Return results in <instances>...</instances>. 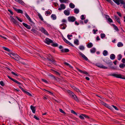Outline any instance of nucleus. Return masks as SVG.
I'll return each instance as SVG.
<instances>
[{
    "instance_id": "obj_1",
    "label": "nucleus",
    "mask_w": 125,
    "mask_h": 125,
    "mask_svg": "<svg viewBox=\"0 0 125 125\" xmlns=\"http://www.w3.org/2000/svg\"><path fill=\"white\" fill-rule=\"evenodd\" d=\"M49 57L47 58L49 63H52L54 64H56L55 61L53 59V58L52 56L49 54L48 56Z\"/></svg>"
},
{
    "instance_id": "obj_2",
    "label": "nucleus",
    "mask_w": 125,
    "mask_h": 125,
    "mask_svg": "<svg viewBox=\"0 0 125 125\" xmlns=\"http://www.w3.org/2000/svg\"><path fill=\"white\" fill-rule=\"evenodd\" d=\"M111 75L117 78L125 79V77L120 74H117L114 73Z\"/></svg>"
},
{
    "instance_id": "obj_3",
    "label": "nucleus",
    "mask_w": 125,
    "mask_h": 125,
    "mask_svg": "<svg viewBox=\"0 0 125 125\" xmlns=\"http://www.w3.org/2000/svg\"><path fill=\"white\" fill-rule=\"evenodd\" d=\"M100 101V102H99L101 103L102 105H104L106 107L109 108L110 110H112V108L110 106H109L106 103H104L102 101H101L100 99H99Z\"/></svg>"
},
{
    "instance_id": "obj_4",
    "label": "nucleus",
    "mask_w": 125,
    "mask_h": 125,
    "mask_svg": "<svg viewBox=\"0 0 125 125\" xmlns=\"http://www.w3.org/2000/svg\"><path fill=\"white\" fill-rule=\"evenodd\" d=\"M7 77H8L10 79H11V80L13 81L15 83H17L19 85H21V83H20L18 81H17L16 80L11 77L10 76H9L8 75Z\"/></svg>"
},
{
    "instance_id": "obj_5",
    "label": "nucleus",
    "mask_w": 125,
    "mask_h": 125,
    "mask_svg": "<svg viewBox=\"0 0 125 125\" xmlns=\"http://www.w3.org/2000/svg\"><path fill=\"white\" fill-rule=\"evenodd\" d=\"M96 65L101 68H102L104 69H107V67H105L102 64H96Z\"/></svg>"
},
{
    "instance_id": "obj_6",
    "label": "nucleus",
    "mask_w": 125,
    "mask_h": 125,
    "mask_svg": "<svg viewBox=\"0 0 125 125\" xmlns=\"http://www.w3.org/2000/svg\"><path fill=\"white\" fill-rule=\"evenodd\" d=\"M68 20L69 21L73 22L75 20V18L73 17H68Z\"/></svg>"
},
{
    "instance_id": "obj_7",
    "label": "nucleus",
    "mask_w": 125,
    "mask_h": 125,
    "mask_svg": "<svg viewBox=\"0 0 125 125\" xmlns=\"http://www.w3.org/2000/svg\"><path fill=\"white\" fill-rule=\"evenodd\" d=\"M79 55L81 56L84 60L86 61L88 60V59L87 58L84 54L81 52H79Z\"/></svg>"
},
{
    "instance_id": "obj_8",
    "label": "nucleus",
    "mask_w": 125,
    "mask_h": 125,
    "mask_svg": "<svg viewBox=\"0 0 125 125\" xmlns=\"http://www.w3.org/2000/svg\"><path fill=\"white\" fill-rule=\"evenodd\" d=\"M76 69L80 72L81 73H83L85 74L86 75H88L89 76V74L87 72H86L85 71H82L80 70V69H79L78 68H76Z\"/></svg>"
},
{
    "instance_id": "obj_9",
    "label": "nucleus",
    "mask_w": 125,
    "mask_h": 125,
    "mask_svg": "<svg viewBox=\"0 0 125 125\" xmlns=\"http://www.w3.org/2000/svg\"><path fill=\"white\" fill-rule=\"evenodd\" d=\"M72 98L74 99V100L77 101H79V99L77 97L75 94H73V95L71 96Z\"/></svg>"
},
{
    "instance_id": "obj_10",
    "label": "nucleus",
    "mask_w": 125,
    "mask_h": 125,
    "mask_svg": "<svg viewBox=\"0 0 125 125\" xmlns=\"http://www.w3.org/2000/svg\"><path fill=\"white\" fill-rule=\"evenodd\" d=\"M40 30L43 33L46 35H47V32L43 28H41Z\"/></svg>"
},
{
    "instance_id": "obj_11",
    "label": "nucleus",
    "mask_w": 125,
    "mask_h": 125,
    "mask_svg": "<svg viewBox=\"0 0 125 125\" xmlns=\"http://www.w3.org/2000/svg\"><path fill=\"white\" fill-rule=\"evenodd\" d=\"M22 24L25 27L28 29H30L31 28V27L30 25L24 22H23Z\"/></svg>"
},
{
    "instance_id": "obj_12",
    "label": "nucleus",
    "mask_w": 125,
    "mask_h": 125,
    "mask_svg": "<svg viewBox=\"0 0 125 125\" xmlns=\"http://www.w3.org/2000/svg\"><path fill=\"white\" fill-rule=\"evenodd\" d=\"M13 8L14 10L17 11V13L21 14H22L23 13V11L21 10L18 9L16 8Z\"/></svg>"
},
{
    "instance_id": "obj_13",
    "label": "nucleus",
    "mask_w": 125,
    "mask_h": 125,
    "mask_svg": "<svg viewBox=\"0 0 125 125\" xmlns=\"http://www.w3.org/2000/svg\"><path fill=\"white\" fill-rule=\"evenodd\" d=\"M25 16L29 20V21L33 23V22L31 21V19L26 12H25Z\"/></svg>"
},
{
    "instance_id": "obj_14",
    "label": "nucleus",
    "mask_w": 125,
    "mask_h": 125,
    "mask_svg": "<svg viewBox=\"0 0 125 125\" xmlns=\"http://www.w3.org/2000/svg\"><path fill=\"white\" fill-rule=\"evenodd\" d=\"M10 17L11 18L10 21L11 22H13L14 24H16L17 23V22L14 19V18H13L11 16H10Z\"/></svg>"
},
{
    "instance_id": "obj_15",
    "label": "nucleus",
    "mask_w": 125,
    "mask_h": 125,
    "mask_svg": "<svg viewBox=\"0 0 125 125\" xmlns=\"http://www.w3.org/2000/svg\"><path fill=\"white\" fill-rule=\"evenodd\" d=\"M13 58L17 61L20 60L21 59V58L19 56L17 55H15Z\"/></svg>"
},
{
    "instance_id": "obj_16",
    "label": "nucleus",
    "mask_w": 125,
    "mask_h": 125,
    "mask_svg": "<svg viewBox=\"0 0 125 125\" xmlns=\"http://www.w3.org/2000/svg\"><path fill=\"white\" fill-rule=\"evenodd\" d=\"M65 5L63 4H61V7L58 9V10H60L64 9H65Z\"/></svg>"
},
{
    "instance_id": "obj_17",
    "label": "nucleus",
    "mask_w": 125,
    "mask_h": 125,
    "mask_svg": "<svg viewBox=\"0 0 125 125\" xmlns=\"http://www.w3.org/2000/svg\"><path fill=\"white\" fill-rule=\"evenodd\" d=\"M30 108L32 112L33 113H35L36 111V109H35V107L33 106L32 105H31L30 106Z\"/></svg>"
},
{
    "instance_id": "obj_18",
    "label": "nucleus",
    "mask_w": 125,
    "mask_h": 125,
    "mask_svg": "<svg viewBox=\"0 0 125 125\" xmlns=\"http://www.w3.org/2000/svg\"><path fill=\"white\" fill-rule=\"evenodd\" d=\"M63 40L65 42L67 43L69 45H70L71 46H73V45L70 42H69V41H68L67 40H66L65 38H63Z\"/></svg>"
},
{
    "instance_id": "obj_19",
    "label": "nucleus",
    "mask_w": 125,
    "mask_h": 125,
    "mask_svg": "<svg viewBox=\"0 0 125 125\" xmlns=\"http://www.w3.org/2000/svg\"><path fill=\"white\" fill-rule=\"evenodd\" d=\"M63 40L65 42L67 43L69 45H70L71 46H73V45L70 42H69V41H68L67 40H66L65 38H63Z\"/></svg>"
},
{
    "instance_id": "obj_20",
    "label": "nucleus",
    "mask_w": 125,
    "mask_h": 125,
    "mask_svg": "<svg viewBox=\"0 0 125 125\" xmlns=\"http://www.w3.org/2000/svg\"><path fill=\"white\" fill-rule=\"evenodd\" d=\"M71 87L72 88L74 89L77 92H80V90L78 89L76 87H75L73 86H71Z\"/></svg>"
},
{
    "instance_id": "obj_21",
    "label": "nucleus",
    "mask_w": 125,
    "mask_h": 125,
    "mask_svg": "<svg viewBox=\"0 0 125 125\" xmlns=\"http://www.w3.org/2000/svg\"><path fill=\"white\" fill-rule=\"evenodd\" d=\"M22 5H24V2L22 0H15Z\"/></svg>"
},
{
    "instance_id": "obj_22",
    "label": "nucleus",
    "mask_w": 125,
    "mask_h": 125,
    "mask_svg": "<svg viewBox=\"0 0 125 125\" xmlns=\"http://www.w3.org/2000/svg\"><path fill=\"white\" fill-rule=\"evenodd\" d=\"M64 12L66 15H69L70 14V11L69 10H65Z\"/></svg>"
},
{
    "instance_id": "obj_23",
    "label": "nucleus",
    "mask_w": 125,
    "mask_h": 125,
    "mask_svg": "<svg viewBox=\"0 0 125 125\" xmlns=\"http://www.w3.org/2000/svg\"><path fill=\"white\" fill-rule=\"evenodd\" d=\"M110 58L112 60H114L115 58V56L114 54H112L110 55Z\"/></svg>"
},
{
    "instance_id": "obj_24",
    "label": "nucleus",
    "mask_w": 125,
    "mask_h": 125,
    "mask_svg": "<svg viewBox=\"0 0 125 125\" xmlns=\"http://www.w3.org/2000/svg\"><path fill=\"white\" fill-rule=\"evenodd\" d=\"M53 41L52 40L47 38V44H49L50 43H53Z\"/></svg>"
},
{
    "instance_id": "obj_25",
    "label": "nucleus",
    "mask_w": 125,
    "mask_h": 125,
    "mask_svg": "<svg viewBox=\"0 0 125 125\" xmlns=\"http://www.w3.org/2000/svg\"><path fill=\"white\" fill-rule=\"evenodd\" d=\"M49 76H50L52 77H53V78L55 80H56L57 81H60V79L58 78H56L55 77H54L52 75H49Z\"/></svg>"
},
{
    "instance_id": "obj_26",
    "label": "nucleus",
    "mask_w": 125,
    "mask_h": 125,
    "mask_svg": "<svg viewBox=\"0 0 125 125\" xmlns=\"http://www.w3.org/2000/svg\"><path fill=\"white\" fill-rule=\"evenodd\" d=\"M113 94L111 92H110L108 94V96L109 98L112 97V96Z\"/></svg>"
},
{
    "instance_id": "obj_27",
    "label": "nucleus",
    "mask_w": 125,
    "mask_h": 125,
    "mask_svg": "<svg viewBox=\"0 0 125 125\" xmlns=\"http://www.w3.org/2000/svg\"><path fill=\"white\" fill-rule=\"evenodd\" d=\"M69 6L71 8H73L75 7V5L72 3H71L69 4Z\"/></svg>"
},
{
    "instance_id": "obj_28",
    "label": "nucleus",
    "mask_w": 125,
    "mask_h": 125,
    "mask_svg": "<svg viewBox=\"0 0 125 125\" xmlns=\"http://www.w3.org/2000/svg\"><path fill=\"white\" fill-rule=\"evenodd\" d=\"M61 26H63L62 28H61V29H65L66 27V25L64 23L61 24Z\"/></svg>"
},
{
    "instance_id": "obj_29",
    "label": "nucleus",
    "mask_w": 125,
    "mask_h": 125,
    "mask_svg": "<svg viewBox=\"0 0 125 125\" xmlns=\"http://www.w3.org/2000/svg\"><path fill=\"white\" fill-rule=\"evenodd\" d=\"M109 17L108 15H106V18H108V21L110 22H113L112 20L110 18H109Z\"/></svg>"
},
{
    "instance_id": "obj_30",
    "label": "nucleus",
    "mask_w": 125,
    "mask_h": 125,
    "mask_svg": "<svg viewBox=\"0 0 125 125\" xmlns=\"http://www.w3.org/2000/svg\"><path fill=\"white\" fill-rule=\"evenodd\" d=\"M59 0L62 3H67L69 1L68 0Z\"/></svg>"
},
{
    "instance_id": "obj_31",
    "label": "nucleus",
    "mask_w": 125,
    "mask_h": 125,
    "mask_svg": "<svg viewBox=\"0 0 125 125\" xmlns=\"http://www.w3.org/2000/svg\"><path fill=\"white\" fill-rule=\"evenodd\" d=\"M113 0L117 5H118L120 4L119 0Z\"/></svg>"
},
{
    "instance_id": "obj_32",
    "label": "nucleus",
    "mask_w": 125,
    "mask_h": 125,
    "mask_svg": "<svg viewBox=\"0 0 125 125\" xmlns=\"http://www.w3.org/2000/svg\"><path fill=\"white\" fill-rule=\"evenodd\" d=\"M93 46V44L91 43H89L87 45V46L88 48H90L91 47Z\"/></svg>"
},
{
    "instance_id": "obj_33",
    "label": "nucleus",
    "mask_w": 125,
    "mask_h": 125,
    "mask_svg": "<svg viewBox=\"0 0 125 125\" xmlns=\"http://www.w3.org/2000/svg\"><path fill=\"white\" fill-rule=\"evenodd\" d=\"M123 44L121 42H119L117 44V46L119 47H122L123 46Z\"/></svg>"
},
{
    "instance_id": "obj_34",
    "label": "nucleus",
    "mask_w": 125,
    "mask_h": 125,
    "mask_svg": "<svg viewBox=\"0 0 125 125\" xmlns=\"http://www.w3.org/2000/svg\"><path fill=\"white\" fill-rule=\"evenodd\" d=\"M52 45L53 46L56 47L58 46V44L56 43H54L53 42V43H52Z\"/></svg>"
},
{
    "instance_id": "obj_35",
    "label": "nucleus",
    "mask_w": 125,
    "mask_h": 125,
    "mask_svg": "<svg viewBox=\"0 0 125 125\" xmlns=\"http://www.w3.org/2000/svg\"><path fill=\"white\" fill-rule=\"evenodd\" d=\"M90 51L91 53H94L95 52L96 49L95 48H93Z\"/></svg>"
},
{
    "instance_id": "obj_36",
    "label": "nucleus",
    "mask_w": 125,
    "mask_h": 125,
    "mask_svg": "<svg viewBox=\"0 0 125 125\" xmlns=\"http://www.w3.org/2000/svg\"><path fill=\"white\" fill-rule=\"evenodd\" d=\"M23 92L26 94L27 95H28L29 96H32L31 94L30 93L28 92L27 91L24 90Z\"/></svg>"
},
{
    "instance_id": "obj_37",
    "label": "nucleus",
    "mask_w": 125,
    "mask_h": 125,
    "mask_svg": "<svg viewBox=\"0 0 125 125\" xmlns=\"http://www.w3.org/2000/svg\"><path fill=\"white\" fill-rule=\"evenodd\" d=\"M67 92L71 96L73 95V94H74V93L70 90H68Z\"/></svg>"
},
{
    "instance_id": "obj_38",
    "label": "nucleus",
    "mask_w": 125,
    "mask_h": 125,
    "mask_svg": "<svg viewBox=\"0 0 125 125\" xmlns=\"http://www.w3.org/2000/svg\"><path fill=\"white\" fill-rule=\"evenodd\" d=\"M3 49L5 51H7L8 52H9L10 51V50L8 48L5 47H2Z\"/></svg>"
},
{
    "instance_id": "obj_39",
    "label": "nucleus",
    "mask_w": 125,
    "mask_h": 125,
    "mask_svg": "<svg viewBox=\"0 0 125 125\" xmlns=\"http://www.w3.org/2000/svg\"><path fill=\"white\" fill-rule=\"evenodd\" d=\"M122 55L120 54L118 55V59L119 60H121V59L122 58Z\"/></svg>"
},
{
    "instance_id": "obj_40",
    "label": "nucleus",
    "mask_w": 125,
    "mask_h": 125,
    "mask_svg": "<svg viewBox=\"0 0 125 125\" xmlns=\"http://www.w3.org/2000/svg\"><path fill=\"white\" fill-rule=\"evenodd\" d=\"M38 16H39V18L42 21H43V18L41 15L39 13L38 14Z\"/></svg>"
},
{
    "instance_id": "obj_41",
    "label": "nucleus",
    "mask_w": 125,
    "mask_h": 125,
    "mask_svg": "<svg viewBox=\"0 0 125 125\" xmlns=\"http://www.w3.org/2000/svg\"><path fill=\"white\" fill-rule=\"evenodd\" d=\"M103 55L105 56L107 54V52L106 50H104L103 52Z\"/></svg>"
},
{
    "instance_id": "obj_42",
    "label": "nucleus",
    "mask_w": 125,
    "mask_h": 125,
    "mask_svg": "<svg viewBox=\"0 0 125 125\" xmlns=\"http://www.w3.org/2000/svg\"><path fill=\"white\" fill-rule=\"evenodd\" d=\"M119 66L121 68H123L125 67V64L123 63L120 64Z\"/></svg>"
},
{
    "instance_id": "obj_43",
    "label": "nucleus",
    "mask_w": 125,
    "mask_h": 125,
    "mask_svg": "<svg viewBox=\"0 0 125 125\" xmlns=\"http://www.w3.org/2000/svg\"><path fill=\"white\" fill-rule=\"evenodd\" d=\"M105 35L104 33H101V38L103 39L105 38Z\"/></svg>"
},
{
    "instance_id": "obj_44",
    "label": "nucleus",
    "mask_w": 125,
    "mask_h": 125,
    "mask_svg": "<svg viewBox=\"0 0 125 125\" xmlns=\"http://www.w3.org/2000/svg\"><path fill=\"white\" fill-rule=\"evenodd\" d=\"M79 12V10L78 9H75L74 10V12L75 13H78Z\"/></svg>"
},
{
    "instance_id": "obj_45",
    "label": "nucleus",
    "mask_w": 125,
    "mask_h": 125,
    "mask_svg": "<svg viewBox=\"0 0 125 125\" xmlns=\"http://www.w3.org/2000/svg\"><path fill=\"white\" fill-rule=\"evenodd\" d=\"M79 48L81 50H83L84 49V48L83 46H81L79 47Z\"/></svg>"
},
{
    "instance_id": "obj_46",
    "label": "nucleus",
    "mask_w": 125,
    "mask_h": 125,
    "mask_svg": "<svg viewBox=\"0 0 125 125\" xmlns=\"http://www.w3.org/2000/svg\"><path fill=\"white\" fill-rule=\"evenodd\" d=\"M59 111L61 113H63L64 114H66L65 113L64 111L62 109H59Z\"/></svg>"
},
{
    "instance_id": "obj_47",
    "label": "nucleus",
    "mask_w": 125,
    "mask_h": 125,
    "mask_svg": "<svg viewBox=\"0 0 125 125\" xmlns=\"http://www.w3.org/2000/svg\"><path fill=\"white\" fill-rule=\"evenodd\" d=\"M31 30L34 33H37V31L34 29L32 28Z\"/></svg>"
},
{
    "instance_id": "obj_48",
    "label": "nucleus",
    "mask_w": 125,
    "mask_h": 125,
    "mask_svg": "<svg viewBox=\"0 0 125 125\" xmlns=\"http://www.w3.org/2000/svg\"><path fill=\"white\" fill-rule=\"evenodd\" d=\"M51 17L53 20H55L56 19V17L55 15L52 14L51 15Z\"/></svg>"
},
{
    "instance_id": "obj_49",
    "label": "nucleus",
    "mask_w": 125,
    "mask_h": 125,
    "mask_svg": "<svg viewBox=\"0 0 125 125\" xmlns=\"http://www.w3.org/2000/svg\"><path fill=\"white\" fill-rule=\"evenodd\" d=\"M74 44H76L77 45H78V41L77 40H75L74 42Z\"/></svg>"
},
{
    "instance_id": "obj_50",
    "label": "nucleus",
    "mask_w": 125,
    "mask_h": 125,
    "mask_svg": "<svg viewBox=\"0 0 125 125\" xmlns=\"http://www.w3.org/2000/svg\"><path fill=\"white\" fill-rule=\"evenodd\" d=\"M114 25V28L115 30H116L117 31H118L119 30L117 27L115 26V25Z\"/></svg>"
},
{
    "instance_id": "obj_51",
    "label": "nucleus",
    "mask_w": 125,
    "mask_h": 125,
    "mask_svg": "<svg viewBox=\"0 0 125 125\" xmlns=\"http://www.w3.org/2000/svg\"><path fill=\"white\" fill-rule=\"evenodd\" d=\"M120 2L122 4H125V2L123 0H119Z\"/></svg>"
},
{
    "instance_id": "obj_52",
    "label": "nucleus",
    "mask_w": 125,
    "mask_h": 125,
    "mask_svg": "<svg viewBox=\"0 0 125 125\" xmlns=\"http://www.w3.org/2000/svg\"><path fill=\"white\" fill-rule=\"evenodd\" d=\"M82 115L86 118H87L88 119H89L90 118L89 116H88L86 115H85L82 114Z\"/></svg>"
},
{
    "instance_id": "obj_53",
    "label": "nucleus",
    "mask_w": 125,
    "mask_h": 125,
    "mask_svg": "<svg viewBox=\"0 0 125 125\" xmlns=\"http://www.w3.org/2000/svg\"><path fill=\"white\" fill-rule=\"evenodd\" d=\"M71 113H72L75 114L76 115H77V114L76 113L74 110H71Z\"/></svg>"
},
{
    "instance_id": "obj_54",
    "label": "nucleus",
    "mask_w": 125,
    "mask_h": 125,
    "mask_svg": "<svg viewBox=\"0 0 125 125\" xmlns=\"http://www.w3.org/2000/svg\"><path fill=\"white\" fill-rule=\"evenodd\" d=\"M0 84L2 86H3L4 85V83L2 81H1L0 82Z\"/></svg>"
},
{
    "instance_id": "obj_55",
    "label": "nucleus",
    "mask_w": 125,
    "mask_h": 125,
    "mask_svg": "<svg viewBox=\"0 0 125 125\" xmlns=\"http://www.w3.org/2000/svg\"><path fill=\"white\" fill-rule=\"evenodd\" d=\"M79 117L80 118L82 119H84V118L83 117V116L82 115V114L81 115H80L79 116Z\"/></svg>"
},
{
    "instance_id": "obj_56",
    "label": "nucleus",
    "mask_w": 125,
    "mask_h": 125,
    "mask_svg": "<svg viewBox=\"0 0 125 125\" xmlns=\"http://www.w3.org/2000/svg\"><path fill=\"white\" fill-rule=\"evenodd\" d=\"M108 2H109L111 3L112 5L114 4L113 2L111 1V0H106Z\"/></svg>"
},
{
    "instance_id": "obj_57",
    "label": "nucleus",
    "mask_w": 125,
    "mask_h": 125,
    "mask_svg": "<svg viewBox=\"0 0 125 125\" xmlns=\"http://www.w3.org/2000/svg\"><path fill=\"white\" fill-rule=\"evenodd\" d=\"M111 105L115 109V110H118V109L116 106H115L113 105Z\"/></svg>"
},
{
    "instance_id": "obj_58",
    "label": "nucleus",
    "mask_w": 125,
    "mask_h": 125,
    "mask_svg": "<svg viewBox=\"0 0 125 125\" xmlns=\"http://www.w3.org/2000/svg\"><path fill=\"white\" fill-rule=\"evenodd\" d=\"M52 71H53L55 73L57 74V75H60V74L58 72H57L55 71H54V70H52Z\"/></svg>"
},
{
    "instance_id": "obj_59",
    "label": "nucleus",
    "mask_w": 125,
    "mask_h": 125,
    "mask_svg": "<svg viewBox=\"0 0 125 125\" xmlns=\"http://www.w3.org/2000/svg\"><path fill=\"white\" fill-rule=\"evenodd\" d=\"M34 118L36 119V120H39V119L35 115L34 116Z\"/></svg>"
},
{
    "instance_id": "obj_60",
    "label": "nucleus",
    "mask_w": 125,
    "mask_h": 125,
    "mask_svg": "<svg viewBox=\"0 0 125 125\" xmlns=\"http://www.w3.org/2000/svg\"><path fill=\"white\" fill-rule=\"evenodd\" d=\"M8 11L12 15H13V12L12 11L9 9L8 10Z\"/></svg>"
},
{
    "instance_id": "obj_61",
    "label": "nucleus",
    "mask_w": 125,
    "mask_h": 125,
    "mask_svg": "<svg viewBox=\"0 0 125 125\" xmlns=\"http://www.w3.org/2000/svg\"><path fill=\"white\" fill-rule=\"evenodd\" d=\"M16 17L17 19V20L20 21L21 22H22V21L21 19H20L17 16Z\"/></svg>"
},
{
    "instance_id": "obj_62",
    "label": "nucleus",
    "mask_w": 125,
    "mask_h": 125,
    "mask_svg": "<svg viewBox=\"0 0 125 125\" xmlns=\"http://www.w3.org/2000/svg\"><path fill=\"white\" fill-rule=\"evenodd\" d=\"M11 73L12 74L15 75V76H18V75L17 74L15 73H14V72H11Z\"/></svg>"
},
{
    "instance_id": "obj_63",
    "label": "nucleus",
    "mask_w": 125,
    "mask_h": 125,
    "mask_svg": "<svg viewBox=\"0 0 125 125\" xmlns=\"http://www.w3.org/2000/svg\"><path fill=\"white\" fill-rule=\"evenodd\" d=\"M118 22L119 24H120V19L119 18H117V19L116 20Z\"/></svg>"
},
{
    "instance_id": "obj_64",
    "label": "nucleus",
    "mask_w": 125,
    "mask_h": 125,
    "mask_svg": "<svg viewBox=\"0 0 125 125\" xmlns=\"http://www.w3.org/2000/svg\"><path fill=\"white\" fill-rule=\"evenodd\" d=\"M122 62L123 63H125V58H123L122 60Z\"/></svg>"
}]
</instances>
